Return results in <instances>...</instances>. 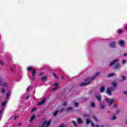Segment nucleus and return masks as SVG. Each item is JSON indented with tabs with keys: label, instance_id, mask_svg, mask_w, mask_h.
<instances>
[{
	"label": "nucleus",
	"instance_id": "32",
	"mask_svg": "<svg viewBox=\"0 0 127 127\" xmlns=\"http://www.w3.org/2000/svg\"><path fill=\"white\" fill-rule=\"evenodd\" d=\"M53 76L55 77V78H56V79H57V78H58V76H57V75L55 73H53Z\"/></svg>",
	"mask_w": 127,
	"mask_h": 127
},
{
	"label": "nucleus",
	"instance_id": "40",
	"mask_svg": "<svg viewBox=\"0 0 127 127\" xmlns=\"http://www.w3.org/2000/svg\"><path fill=\"white\" fill-rule=\"evenodd\" d=\"M123 56H124V57H127V53H124Z\"/></svg>",
	"mask_w": 127,
	"mask_h": 127
},
{
	"label": "nucleus",
	"instance_id": "23",
	"mask_svg": "<svg viewBox=\"0 0 127 127\" xmlns=\"http://www.w3.org/2000/svg\"><path fill=\"white\" fill-rule=\"evenodd\" d=\"M41 79L43 81H45V80H46L47 79V76H42V77H41Z\"/></svg>",
	"mask_w": 127,
	"mask_h": 127
},
{
	"label": "nucleus",
	"instance_id": "35",
	"mask_svg": "<svg viewBox=\"0 0 127 127\" xmlns=\"http://www.w3.org/2000/svg\"><path fill=\"white\" fill-rule=\"evenodd\" d=\"M122 79H123V81H125V80H126V76H125L124 75H122Z\"/></svg>",
	"mask_w": 127,
	"mask_h": 127
},
{
	"label": "nucleus",
	"instance_id": "33",
	"mask_svg": "<svg viewBox=\"0 0 127 127\" xmlns=\"http://www.w3.org/2000/svg\"><path fill=\"white\" fill-rule=\"evenodd\" d=\"M78 105L79 104H78V103H77V102L74 103V106H75V108H77L78 107Z\"/></svg>",
	"mask_w": 127,
	"mask_h": 127
},
{
	"label": "nucleus",
	"instance_id": "7",
	"mask_svg": "<svg viewBox=\"0 0 127 127\" xmlns=\"http://www.w3.org/2000/svg\"><path fill=\"white\" fill-rule=\"evenodd\" d=\"M95 98H96L97 99V101H98V102H101V101H102V96H101L100 95H95Z\"/></svg>",
	"mask_w": 127,
	"mask_h": 127
},
{
	"label": "nucleus",
	"instance_id": "30",
	"mask_svg": "<svg viewBox=\"0 0 127 127\" xmlns=\"http://www.w3.org/2000/svg\"><path fill=\"white\" fill-rule=\"evenodd\" d=\"M64 111V108H61V109L60 110V111H59L60 113H63Z\"/></svg>",
	"mask_w": 127,
	"mask_h": 127
},
{
	"label": "nucleus",
	"instance_id": "36",
	"mask_svg": "<svg viewBox=\"0 0 127 127\" xmlns=\"http://www.w3.org/2000/svg\"><path fill=\"white\" fill-rule=\"evenodd\" d=\"M67 102H64L63 104V106H67Z\"/></svg>",
	"mask_w": 127,
	"mask_h": 127
},
{
	"label": "nucleus",
	"instance_id": "50",
	"mask_svg": "<svg viewBox=\"0 0 127 127\" xmlns=\"http://www.w3.org/2000/svg\"><path fill=\"white\" fill-rule=\"evenodd\" d=\"M84 117H86L87 118H89V115H88L87 114H85Z\"/></svg>",
	"mask_w": 127,
	"mask_h": 127
},
{
	"label": "nucleus",
	"instance_id": "51",
	"mask_svg": "<svg viewBox=\"0 0 127 127\" xmlns=\"http://www.w3.org/2000/svg\"><path fill=\"white\" fill-rule=\"evenodd\" d=\"M42 75H43V73L42 72L39 73V76H42Z\"/></svg>",
	"mask_w": 127,
	"mask_h": 127
},
{
	"label": "nucleus",
	"instance_id": "49",
	"mask_svg": "<svg viewBox=\"0 0 127 127\" xmlns=\"http://www.w3.org/2000/svg\"><path fill=\"white\" fill-rule=\"evenodd\" d=\"M0 65H3V62H1V61H0Z\"/></svg>",
	"mask_w": 127,
	"mask_h": 127
},
{
	"label": "nucleus",
	"instance_id": "14",
	"mask_svg": "<svg viewBox=\"0 0 127 127\" xmlns=\"http://www.w3.org/2000/svg\"><path fill=\"white\" fill-rule=\"evenodd\" d=\"M77 122L78 124H79V125H81V124H82L83 123V121H82V119L80 118H78L77 119Z\"/></svg>",
	"mask_w": 127,
	"mask_h": 127
},
{
	"label": "nucleus",
	"instance_id": "58",
	"mask_svg": "<svg viewBox=\"0 0 127 127\" xmlns=\"http://www.w3.org/2000/svg\"><path fill=\"white\" fill-rule=\"evenodd\" d=\"M125 29H127V27H125Z\"/></svg>",
	"mask_w": 127,
	"mask_h": 127
},
{
	"label": "nucleus",
	"instance_id": "55",
	"mask_svg": "<svg viewBox=\"0 0 127 127\" xmlns=\"http://www.w3.org/2000/svg\"><path fill=\"white\" fill-rule=\"evenodd\" d=\"M62 79H64V76H62Z\"/></svg>",
	"mask_w": 127,
	"mask_h": 127
},
{
	"label": "nucleus",
	"instance_id": "13",
	"mask_svg": "<svg viewBox=\"0 0 127 127\" xmlns=\"http://www.w3.org/2000/svg\"><path fill=\"white\" fill-rule=\"evenodd\" d=\"M105 88V86H101L100 90V93H104Z\"/></svg>",
	"mask_w": 127,
	"mask_h": 127
},
{
	"label": "nucleus",
	"instance_id": "3",
	"mask_svg": "<svg viewBox=\"0 0 127 127\" xmlns=\"http://www.w3.org/2000/svg\"><path fill=\"white\" fill-rule=\"evenodd\" d=\"M105 101L107 102V103H109V106H111L112 104L114 103V102H116L114 100V99H111L110 98H106Z\"/></svg>",
	"mask_w": 127,
	"mask_h": 127
},
{
	"label": "nucleus",
	"instance_id": "39",
	"mask_svg": "<svg viewBox=\"0 0 127 127\" xmlns=\"http://www.w3.org/2000/svg\"><path fill=\"white\" fill-rule=\"evenodd\" d=\"M91 127H95V124H94V123L92 121L91 122Z\"/></svg>",
	"mask_w": 127,
	"mask_h": 127
},
{
	"label": "nucleus",
	"instance_id": "47",
	"mask_svg": "<svg viewBox=\"0 0 127 127\" xmlns=\"http://www.w3.org/2000/svg\"><path fill=\"white\" fill-rule=\"evenodd\" d=\"M29 96H27L25 97V100H28V99H29Z\"/></svg>",
	"mask_w": 127,
	"mask_h": 127
},
{
	"label": "nucleus",
	"instance_id": "17",
	"mask_svg": "<svg viewBox=\"0 0 127 127\" xmlns=\"http://www.w3.org/2000/svg\"><path fill=\"white\" fill-rule=\"evenodd\" d=\"M91 120L89 119H87L85 121V124L86 125H89L90 124V123H91Z\"/></svg>",
	"mask_w": 127,
	"mask_h": 127
},
{
	"label": "nucleus",
	"instance_id": "10",
	"mask_svg": "<svg viewBox=\"0 0 127 127\" xmlns=\"http://www.w3.org/2000/svg\"><path fill=\"white\" fill-rule=\"evenodd\" d=\"M109 46L112 48H115V47H116V42H113L109 45Z\"/></svg>",
	"mask_w": 127,
	"mask_h": 127
},
{
	"label": "nucleus",
	"instance_id": "44",
	"mask_svg": "<svg viewBox=\"0 0 127 127\" xmlns=\"http://www.w3.org/2000/svg\"><path fill=\"white\" fill-rule=\"evenodd\" d=\"M18 117H19L18 115H17L16 116H14V120H16V119H17V118H18Z\"/></svg>",
	"mask_w": 127,
	"mask_h": 127
},
{
	"label": "nucleus",
	"instance_id": "56",
	"mask_svg": "<svg viewBox=\"0 0 127 127\" xmlns=\"http://www.w3.org/2000/svg\"><path fill=\"white\" fill-rule=\"evenodd\" d=\"M32 79L33 80H34V77H33L32 78Z\"/></svg>",
	"mask_w": 127,
	"mask_h": 127
},
{
	"label": "nucleus",
	"instance_id": "34",
	"mask_svg": "<svg viewBox=\"0 0 127 127\" xmlns=\"http://www.w3.org/2000/svg\"><path fill=\"white\" fill-rule=\"evenodd\" d=\"M1 93H2V94H4V93H5V90H4V89H2L1 91Z\"/></svg>",
	"mask_w": 127,
	"mask_h": 127
},
{
	"label": "nucleus",
	"instance_id": "48",
	"mask_svg": "<svg viewBox=\"0 0 127 127\" xmlns=\"http://www.w3.org/2000/svg\"><path fill=\"white\" fill-rule=\"evenodd\" d=\"M100 72H96V74L95 75V76H96V77H97V76H98V75H99Z\"/></svg>",
	"mask_w": 127,
	"mask_h": 127
},
{
	"label": "nucleus",
	"instance_id": "42",
	"mask_svg": "<svg viewBox=\"0 0 127 127\" xmlns=\"http://www.w3.org/2000/svg\"><path fill=\"white\" fill-rule=\"evenodd\" d=\"M122 63H123V64H125V63H127V61H126V60H123V61H122Z\"/></svg>",
	"mask_w": 127,
	"mask_h": 127
},
{
	"label": "nucleus",
	"instance_id": "4",
	"mask_svg": "<svg viewBox=\"0 0 127 127\" xmlns=\"http://www.w3.org/2000/svg\"><path fill=\"white\" fill-rule=\"evenodd\" d=\"M120 61V60L119 59H116L115 60L113 61L112 62L110 63V64H109V67H112L113 65H115L117 62H119Z\"/></svg>",
	"mask_w": 127,
	"mask_h": 127
},
{
	"label": "nucleus",
	"instance_id": "29",
	"mask_svg": "<svg viewBox=\"0 0 127 127\" xmlns=\"http://www.w3.org/2000/svg\"><path fill=\"white\" fill-rule=\"evenodd\" d=\"M96 77H97V76H96V75H94L93 76H92L91 77V78L90 79V81H93V80H94V79H95L96 78Z\"/></svg>",
	"mask_w": 127,
	"mask_h": 127
},
{
	"label": "nucleus",
	"instance_id": "5",
	"mask_svg": "<svg viewBox=\"0 0 127 127\" xmlns=\"http://www.w3.org/2000/svg\"><path fill=\"white\" fill-rule=\"evenodd\" d=\"M121 68V64H120L119 63L116 64L114 66L113 68L114 70H117V69H120Z\"/></svg>",
	"mask_w": 127,
	"mask_h": 127
},
{
	"label": "nucleus",
	"instance_id": "43",
	"mask_svg": "<svg viewBox=\"0 0 127 127\" xmlns=\"http://www.w3.org/2000/svg\"><path fill=\"white\" fill-rule=\"evenodd\" d=\"M6 98L7 99H8L9 98V93H7L6 94Z\"/></svg>",
	"mask_w": 127,
	"mask_h": 127
},
{
	"label": "nucleus",
	"instance_id": "20",
	"mask_svg": "<svg viewBox=\"0 0 127 127\" xmlns=\"http://www.w3.org/2000/svg\"><path fill=\"white\" fill-rule=\"evenodd\" d=\"M54 87H56L55 88L53 89V90H56V89H57L59 86V84L57 83H56L54 84Z\"/></svg>",
	"mask_w": 127,
	"mask_h": 127
},
{
	"label": "nucleus",
	"instance_id": "59",
	"mask_svg": "<svg viewBox=\"0 0 127 127\" xmlns=\"http://www.w3.org/2000/svg\"><path fill=\"white\" fill-rule=\"evenodd\" d=\"M1 114V111L0 110V115Z\"/></svg>",
	"mask_w": 127,
	"mask_h": 127
},
{
	"label": "nucleus",
	"instance_id": "54",
	"mask_svg": "<svg viewBox=\"0 0 127 127\" xmlns=\"http://www.w3.org/2000/svg\"><path fill=\"white\" fill-rule=\"evenodd\" d=\"M60 127H65V126H63V125H62Z\"/></svg>",
	"mask_w": 127,
	"mask_h": 127
},
{
	"label": "nucleus",
	"instance_id": "24",
	"mask_svg": "<svg viewBox=\"0 0 127 127\" xmlns=\"http://www.w3.org/2000/svg\"><path fill=\"white\" fill-rule=\"evenodd\" d=\"M90 106L91 107H92V108H95L96 107V105H95V103L94 102H91Z\"/></svg>",
	"mask_w": 127,
	"mask_h": 127
},
{
	"label": "nucleus",
	"instance_id": "45",
	"mask_svg": "<svg viewBox=\"0 0 127 127\" xmlns=\"http://www.w3.org/2000/svg\"><path fill=\"white\" fill-rule=\"evenodd\" d=\"M30 89H31V87H29L27 88L26 89V91H29V90H30Z\"/></svg>",
	"mask_w": 127,
	"mask_h": 127
},
{
	"label": "nucleus",
	"instance_id": "15",
	"mask_svg": "<svg viewBox=\"0 0 127 127\" xmlns=\"http://www.w3.org/2000/svg\"><path fill=\"white\" fill-rule=\"evenodd\" d=\"M115 76V73H111L107 75V78H110L111 77H114Z\"/></svg>",
	"mask_w": 127,
	"mask_h": 127
},
{
	"label": "nucleus",
	"instance_id": "11",
	"mask_svg": "<svg viewBox=\"0 0 127 127\" xmlns=\"http://www.w3.org/2000/svg\"><path fill=\"white\" fill-rule=\"evenodd\" d=\"M119 43L120 46H124L125 45V41H124V40H120Z\"/></svg>",
	"mask_w": 127,
	"mask_h": 127
},
{
	"label": "nucleus",
	"instance_id": "26",
	"mask_svg": "<svg viewBox=\"0 0 127 127\" xmlns=\"http://www.w3.org/2000/svg\"><path fill=\"white\" fill-rule=\"evenodd\" d=\"M57 115H58V111H56L54 112L53 116H54V117H56L57 116Z\"/></svg>",
	"mask_w": 127,
	"mask_h": 127
},
{
	"label": "nucleus",
	"instance_id": "57",
	"mask_svg": "<svg viewBox=\"0 0 127 127\" xmlns=\"http://www.w3.org/2000/svg\"><path fill=\"white\" fill-rule=\"evenodd\" d=\"M107 113H110V111H108L107 112Z\"/></svg>",
	"mask_w": 127,
	"mask_h": 127
},
{
	"label": "nucleus",
	"instance_id": "12",
	"mask_svg": "<svg viewBox=\"0 0 127 127\" xmlns=\"http://www.w3.org/2000/svg\"><path fill=\"white\" fill-rule=\"evenodd\" d=\"M111 85L114 88H117V86H118V83L117 82H113L111 83Z\"/></svg>",
	"mask_w": 127,
	"mask_h": 127
},
{
	"label": "nucleus",
	"instance_id": "31",
	"mask_svg": "<svg viewBox=\"0 0 127 127\" xmlns=\"http://www.w3.org/2000/svg\"><path fill=\"white\" fill-rule=\"evenodd\" d=\"M118 33H119V34H121L123 33V30H118Z\"/></svg>",
	"mask_w": 127,
	"mask_h": 127
},
{
	"label": "nucleus",
	"instance_id": "37",
	"mask_svg": "<svg viewBox=\"0 0 127 127\" xmlns=\"http://www.w3.org/2000/svg\"><path fill=\"white\" fill-rule=\"evenodd\" d=\"M93 119L96 121V122H98V119L96 117V116H93Z\"/></svg>",
	"mask_w": 127,
	"mask_h": 127
},
{
	"label": "nucleus",
	"instance_id": "27",
	"mask_svg": "<svg viewBox=\"0 0 127 127\" xmlns=\"http://www.w3.org/2000/svg\"><path fill=\"white\" fill-rule=\"evenodd\" d=\"M113 118L111 119V120H112V121H114L115 120H116V119H117V117L116 116H116V114H113Z\"/></svg>",
	"mask_w": 127,
	"mask_h": 127
},
{
	"label": "nucleus",
	"instance_id": "18",
	"mask_svg": "<svg viewBox=\"0 0 127 127\" xmlns=\"http://www.w3.org/2000/svg\"><path fill=\"white\" fill-rule=\"evenodd\" d=\"M0 86H4V87H7V84H6V83H5V82H3V84H1V81L0 80Z\"/></svg>",
	"mask_w": 127,
	"mask_h": 127
},
{
	"label": "nucleus",
	"instance_id": "2",
	"mask_svg": "<svg viewBox=\"0 0 127 127\" xmlns=\"http://www.w3.org/2000/svg\"><path fill=\"white\" fill-rule=\"evenodd\" d=\"M50 124H51V120H49V121L48 122L46 121H44L41 127H49V126H50Z\"/></svg>",
	"mask_w": 127,
	"mask_h": 127
},
{
	"label": "nucleus",
	"instance_id": "8",
	"mask_svg": "<svg viewBox=\"0 0 127 127\" xmlns=\"http://www.w3.org/2000/svg\"><path fill=\"white\" fill-rule=\"evenodd\" d=\"M45 101H46V98H45L42 101H41L38 103L37 106H41V105H43V104H44L45 102Z\"/></svg>",
	"mask_w": 127,
	"mask_h": 127
},
{
	"label": "nucleus",
	"instance_id": "52",
	"mask_svg": "<svg viewBox=\"0 0 127 127\" xmlns=\"http://www.w3.org/2000/svg\"><path fill=\"white\" fill-rule=\"evenodd\" d=\"M114 107L115 108H118V106L116 104V103L114 104Z\"/></svg>",
	"mask_w": 127,
	"mask_h": 127
},
{
	"label": "nucleus",
	"instance_id": "41",
	"mask_svg": "<svg viewBox=\"0 0 127 127\" xmlns=\"http://www.w3.org/2000/svg\"><path fill=\"white\" fill-rule=\"evenodd\" d=\"M35 110H36V107H35L34 108H33L31 110V112H34V111H35Z\"/></svg>",
	"mask_w": 127,
	"mask_h": 127
},
{
	"label": "nucleus",
	"instance_id": "21",
	"mask_svg": "<svg viewBox=\"0 0 127 127\" xmlns=\"http://www.w3.org/2000/svg\"><path fill=\"white\" fill-rule=\"evenodd\" d=\"M35 119V115H34L31 116L30 120V123H31L33 120Z\"/></svg>",
	"mask_w": 127,
	"mask_h": 127
},
{
	"label": "nucleus",
	"instance_id": "19",
	"mask_svg": "<svg viewBox=\"0 0 127 127\" xmlns=\"http://www.w3.org/2000/svg\"><path fill=\"white\" fill-rule=\"evenodd\" d=\"M36 75V70L35 69H33L32 70V76L33 77H34Z\"/></svg>",
	"mask_w": 127,
	"mask_h": 127
},
{
	"label": "nucleus",
	"instance_id": "53",
	"mask_svg": "<svg viewBox=\"0 0 127 127\" xmlns=\"http://www.w3.org/2000/svg\"><path fill=\"white\" fill-rule=\"evenodd\" d=\"M19 126H21V124H20H20H18V127H19Z\"/></svg>",
	"mask_w": 127,
	"mask_h": 127
},
{
	"label": "nucleus",
	"instance_id": "22",
	"mask_svg": "<svg viewBox=\"0 0 127 127\" xmlns=\"http://www.w3.org/2000/svg\"><path fill=\"white\" fill-rule=\"evenodd\" d=\"M6 104H7V101H5L3 102L1 104L2 107H4V106H5V105H6Z\"/></svg>",
	"mask_w": 127,
	"mask_h": 127
},
{
	"label": "nucleus",
	"instance_id": "6",
	"mask_svg": "<svg viewBox=\"0 0 127 127\" xmlns=\"http://www.w3.org/2000/svg\"><path fill=\"white\" fill-rule=\"evenodd\" d=\"M112 87H110V88H107L106 90V93L108 94L109 96H111L112 95Z\"/></svg>",
	"mask_w": 127,
	"mask_h": 127
},
{
	"label": "nucleus",
	"instance_id": "60",
	"mask_svg": "<svg viewBox=\"0 0 127 127\" xmlns=\"http://www.w3.org/2000/svg\"><path fill=\"white\" fill-rule=\"evenodd\" d=\"M101 127H104V125H102Z\"/></svg>",
	"mask_w": 127,
	"mask_h": 127
},
{
	"label": "nucleus",
	"instance_id": "46",
	"mask_svg": "<svg viewBox=\"0 0 127 127\" xmlns=\"http://www.w3.org/2000/svg\"><path fill=\"white\" fill-rule=\"evenodd\" d=\"M123 93H124V94L126 95V96H127V91H123Z\"/></svg>",
	"mask_w": 127,
	"mask_h": 127
},
{
	"label": "nucleus",
	"instance_id": "1",
	"mask_svg": "<svg viewBox=\"0 0 127 127\" xmlns=\"http://www.w3.org/2000/svg\"><path fill=\"white\" fill-rule=\"evenodd\" d=\"M91 83V81H90V77H87L85 79H84V82L82 83H80L79 84L81 87H83L84 86H88V85H90Z\"/></svg>",
	"mask_w": 127,
	"mask_h": 127
},
{
	"label": "nucleus",
	"instance_id": "28",
	"mask_svg": "<svg viewBox=\"0 0 127 127\" xmlns=\"http://www.w3.org/2000/svg\"><path fill=\"white\" fill-rule=\"evenodd\" d=\"M72 124L74 125V127H78V125H77V124L76 123V122L75 121H72Z\"/></svg>",
	"mask_w": 127,
	"mask_h": 127
},
{
	"label": "nucleus",
	"instance_id": "9",
	"mask_svg": "<svg viewBox=\"0 0 127 127\" xmlns=\"http://www.w3.org/2000/svg\"><path fill=\"white\" fill-rule=\"evenodd\" d=\"M99 106L101 110H104V109H105V105L104 102H100L99 104Z\"/></svg>",
	"mask_w": 127,
	"mask_h": 127
},
{
	"label": "nucleus",
	"instance_id": "16",
	"mask_svg": "<svg viewBox=\"0 0 127 127\" xmlns=\"http://www.w3.org/2000/svg\"><path fill=\"white\" fill-rule=\"evenodd\" d=\"M33 69L34 68L32 66H28L27 67L26 70L27 71H33Z\"/></svg>",
	"mask_w": 127,
	"mask_h": 127
},
{
	"label": "nucleus",
	"instance_id": "38",
	"mask_svg": "<svg viewBox=\"0 0 127 127\" xmlns=\"http://www.w3.org/2000/svg\"><path fill=\"white\" fill-rule=\"evenodd\" d=\"M118 114H120V110H118L116 112V115H118Z\"/></svg>",
	"mask_w": 127,
	"mask_h": 127
},
{
	"label": "nucleus",
	"instance_id": "25",
	"mask_svg": "<svg viewBox=\"0 0 127 127\" xmlns=\"http://www.w3.org/2000/svg\"><path fill=\"white\" fill-rule=\"evenodd\" d=\"M72 110H73V108L72 107H68L66 110V112H68L69 111H72Z\"/></svg>",
	"mask_w": 127,
	"mask_h": 127
}]
</instances>
